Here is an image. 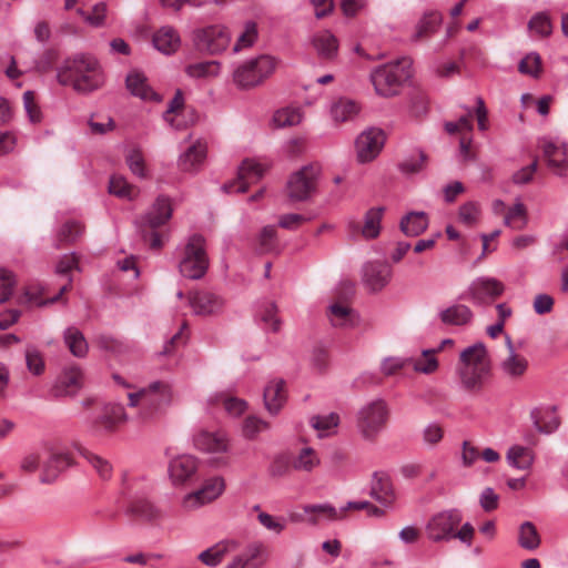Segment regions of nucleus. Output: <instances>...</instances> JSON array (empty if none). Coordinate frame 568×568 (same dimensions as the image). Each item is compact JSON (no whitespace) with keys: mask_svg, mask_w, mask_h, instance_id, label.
<instances>
[{"mask_svg":"<svg viewBox=\"0 0 568 568\" xmlns=\"http://www.w3.org/2000/svg\"><path fill=\"white\" fill-rule=\"evenodd\" d=\"M57 79L79 93H90L104 84V73L99 61L91 54L78 53L64 60Z\"/></svg>","mask_w":568,"mask_h":568,"instance_id":"nucleus-1","label":"nucleus"},{"mask_svg":"<svg viewBox=\"0 0 568 568\" xmlns=\"http://www.w3.org/2000/svg\"><path fill=\"white\" fill-rule=\"evenodd\" d=\"M489 373L490 361L483 343H476L462 352L458 374L465 389L479 390Z\"/></svg>","mask_w":568,"mask_h":568,"instance_id":"nucleus-2","label":"nucleus"},{"mask_svg":"<svg viewBox=\"0 0 568 568\" xmlns=\"http://www.w3.org/2000/svg\"><path fill=\"white\" fill-rule=\"evenodd\" d=\"M412 61L402 58L377 67L371 73V81L378 95L390 98L399 93L403 83L412 77Z\"/></svg>","mask_w":568,"mask_h":568,"instance_id":"nucleus-3","label":"nucleus"},{"mask_svg":"<svg viewBox=\"0 0 568 568\" xmlns=\"http://www.w3.org/2000/svg\"><path fill=\"white\" fill-rule=\"evenodd\" d=\"M172 212L171 200L165 195H159L149 211L136 220L140 234L144 242H149L151 248L162 247V237L156 230L169 222Z\"/></svg>","mask_w":568,"mask_h":568,"instance_id":"nucleus-4","label":"nucleus"},{"mask_svg":"<svg viewBox=\"0 0 568 568\" xmlns=\"http://www.w3.org/2000/svg\"><path fill=\"white\" fill-rule=\"evenodd\" d=\"M171 398L172 393L170 385L164 382L156 381L136 393H130L129 406L135 407L141 402L143 404V408L139 413V419L143 424H146L154 419L161 406L169 405L171 403Z\"/></svg>","mask_w":568,"mask_h":568,"instance_id":"nucleus-5","label":"nucleus"},{"mask_svg":"<svg viewBox=\"0 0 568 568\" xmlns=\"http://www.w3.org/2000/svg\"><path fill=\"white\" fill-rule=\"evenodd\" d=\"M207 267L209 257L205 251V240L202 235L194 234L189 237L183 247L179 271L186 278L200 280L205 275Z\"/></svg>","mask_w":568,"mask_h":568,"instance_id":"nucleus-6","label":"nucleus"},{"mask_svg":"<svg viewBox=\"0 0 568 568\" xmlns=\"http://www.w3.org/2000/svg\"><path fill=\"white\" fill-rule=\"evenodd\" d=\"M275 70V60L270 55L253 59L234 72V82L242 89H250L262 83Z\"/></svg>","mask_w":568,"mask_h":568,"instance_id":"nucleus-7","label":"nucleus"},{"mask_svg":"<svg viewBox=\"0 0 568 568\" xmlns=\"http://www.w3.org/2000/svg\"><path fill=\"white\" fill-rule=\"evenodd\" d=\"M320 169L314 165L303 166L287 181L288 197L295 202L307 201L316 190Z\"/></svg>","mask_w":568,"mask_h":568,"instance_id":"nucleus-8","label":"nucleus"},{"mask_svg":"<svg viewBox=\"0 0 568 568\" xmlns=\"http://www.w3.org/2000/svg\"><path fill=\"white\" fill-rule=\"evenodd\" d=\"M462 521L458 509L443 510L435 514L425 527L428 539L434 542L453 539L455 528Z\"/></svg>","mask_w":568,"mask_h":568,"instance_id":"nucleus-9","label":"nucleus"},{"mask_svg":"<svg viewBox=\"0 0 568 568\" xmlns=\"http://www.w3.org/2000/svg\"><path fill=\"white\" fill-rule=\"evenodd\" d=\"M385 402L377 399L364 406L358 413V427L365 438H373L387 422Z\"/></svg>","mask_w":568,"mask_h":568,"instance_id":"nucleus-10","label":"nucleus"},{"mask_svg":"<svg viewBox=\"0 0 568 568\" xmlns=\"http://www.w3.org/2000/svg\"><path fill=\"white\" fill-rule=\"evenodd\" d=\"M231 34L222 26H210L194 32V42L200 51L219 54L230 44Z\"/></svg>","mask_w":568,"mask_h":568,"instance_id":"nucleus-11","label":"nucleus"},{"mask_svg":"<svg viewBox=\"0 0 568 568\" xmlns=\"http://www.w3.org/2000/svg\"><path fill=\"white\" fill-rule=\"evenodd\" d=\"M504 291V284L497 278L481 276L470 283L463 297L473 301L475 304L487 305L499 297Z\"/></svg>","mask_w":568,"mask_h":568,"instance_id":"nucleus-12","label":"nucleus"},{"mask_svg":"<svg viewBox=\"0 0 568 568\" xmlns=\"http://www.w3.org/2000/svg\"><path fill=\"white\" fill-rule=\"evenodd\" d=\"M385 143V134L378 128L364 130L355 141L357 160L361 163L373 161L382 151Z\"/></svg>","mask_w":568,"mask_h":568,"instance_id":"nucleus-13","label":"nucleus"},{"mask_svg":"<svg viewBox=\"0 0 568 568\" xmlns=\"http://www.w3.org/2000/svg\"><path fill=\"white\" fill-rule=\"evenodd\" d=\"M265 169L262 164L254 160H244L239 168L237 179L233 182L225 183L223 190L226 193H244L248 189V185L256 183L264 175Z\"/></svg>","mask_w":568,"mask_h":568,"instance_id":"nucleus-14","label":"nucleus"},{"mask_svg":"<svg viewBox=\"0 0 568 568\" xmlns=\"http://www.w3.org/2000/svg\"><path fill=\"white\" fill-rule=\"evenodd\" d=\"M392 277V267L384 262H367L362 268V278L371 292L383 290Z\"/></svg>","mask_w":568,"mask_h":568,"instance_id":"nucleus-15","label":"nucleus"},{"mask_svg":"<svg viewBox=\"0 0 568 568\" xmlns=\"http://www.w3.org/2000/svg\"><path fill=\"white\" fill-rule=\"evenodd\" d=\"M385 207L377 206L369 209L364 215V223L361 225L356 221L348 222V230L352 235L361 234L366 240H374L381 233V222Z\"/></svg>","mask_w":568,"mask_h":568,"instance_id":"nucleus-16","label":"nucleus"},{"mask_svg":"<svg viewBox=\"0 0 568 568\" xmlns=\"http://www.w3.org/2000/svg\"><path fill=\"white\" fill-rule=\"evenodd\" d=\"M190 305L196 315L209 316L223 310L224 301L214 293L200 291L190 295Z\"/></svg>","mask_w":568,"mask_h":568,"instance_id":"nucleus-17","label":"nucleus"},{"mask_svg":"<svg viewBox=\"0 0 568 568\" xmlns=\"http://www.w3.org/2000/svg\"><path fill=\"white\" fill-rule=\"evenodd\" d=\"M83 373L79 366L64 368L52 387V395L55 397L73 395L81 386Z\"/></svg>","mask_w":568,"mask_h":568,"instance_id":"nucleus-18","label":"nucleus"},{"mask_svg":"<svg viewBox=\"0 0 568 568\" xmlns=\"http://www.w3.org/2000/svg\"><path fill=\"white\" fill-rule=\"evenodd\" d=\"M224 490V480L221 477L210 479L201 489L189 494L184 498V506L197 507L216 499Z\"/></svg>","mask_w":568,"mask_h":568,"instance_id":"nucleus-19","label":"nucleus"},{"mask_svg":"<svg viewBox=\"0 0 568 568\" xmlns=\"http://www.w3.org/2000/svg\"><path fill=\"white\" fill-rule=\"evenodd\" d=\"M508 355L500 362L503 374L511 379L521 378L528 369V361L525 356L516 353L511 338L506 336Z\"/></svg>","mask_w":568,"mask_h":568,"instance_id":"nucleus-20","label":"nucleus"},{"mask_svg":"<svg viewBox=\"0 0 568 568\" xmlns=\"http://www.w3.org/2000/svg\"><path fill=\"white\" fill-rule=\"evenodd\" d=\"M542 150L550 170L559 176L568 175V145L546 142Z\"/></svg>","mask_w":568,"mask_h":568,"instance_id":"nucleus-21","label":"nucleus"},{"mask_svg":"<svg viewBox=\"0 0 568 568\" xmlns=\"http://www.w3.org/2000/svg\"><path fill=\"white\" fill-rule=\"evenodd\" d=\"M369 495L384 506H390L394 503L395 491L387 473L375 471L373 474Z\"/></svg>","mask_w":568,"mask_h":568,"instance_id":"nucleus-22","label":"nucleus"},{"mask_svg":"<svg viewBox=\"0 0 568 568\" xmlns=\"http://www.w3.org/2000/svg\"><path fill=\"white\" fill-rule=\"evenodd\" d=\"M193 442L197 449L203 450L205 453H226L229 449V443L226 437L220 433L200 430L194 436Z\"/></svg>","mask_w":568,"mask_h":568,"instance_id":"nucleus-23","label":"nucleus"},{"mask_svg":"<svg viewBox=\"0 0 568 568\" xmlns=\"http://www.w3.org/2000/svg\"><path fill=\"white\" fill-rule=\"evenodd\" d=\"M125 84L126 89L134 97L145 101H161L160 95L149 85L146 77L139 71L130 72L126 75Z\"/></svg>","mask_w":568,"mask_h":568,"instance_id":"nucleus-24","label":"nucleus"},{"mask_svg":"<svg viewBox=\"0 0 568 568\" xmlns=\"http://www.w3.org/2000/svg\"><path fill=\"white\" fill-rule=\"evenodd\" d=\"M196 459L190 455H182L170 463L169 471L174 484H183L196 471Z\"/></svg>","mask_w":568,"mask_h":568,"instance_id":"nucleus-25","label":"nucleus"},{"mask_svg":"<svg viewBox=\"0 0 568 568\" xmlns=\"http://www.w3.org/2000/svg\"><path fill=\"white\" fill-rule=\"evenodd\" d=\"M438 317L444 325L466 326L471 323L474 314L467 305L453 304L442 310Z\"/></svg>","mask_w":568,"mask_h":568,"instance_id":"nucleus-26","label":"nucleus"},{"mask_svg":"<svg viewBox=\"0 0 568 568\" xmlns=\"http://www.w3.org/2000/svg\"><path fill=\"white\" fill-rule=\"evenodd\" d=\"M312 44L321 59L331 61L337 55L338 41L328 30L316 32L312 38Z\"/></svg>","mask_w":568,"mask_h":568,"instance_id":"nucleus-27","label":"nucleus"},{"mask_svg":"<svg viewBox=\"0 0 568 568\" xmlns=\"http://www.w3.org/2000/svg\"><path fill=\"white\" fill-rule=\"evenodd\" d=\"M265 548L262 544L250 545L244 552L234 558L226 568H258L265 560Z\"/></svg>","mask_w":568,"mask_h":568,"instance_id":"nucleus-28","label":"nucleus"},{"mask_svg":"<svg viewBox=\"0 0 568 568\" xmlns=\"http://www.w3.org/2000/svg\"><path fill=\"white\" fill-rule=\"evenodd\" d=\"M285 382L283 379L272 381L264 389V405L267 412L276 415L286 400Z\"/></svg>","mask_w":568,"mask_h":568,"instance_id":"nucleus-29","label":"nucleus"},{"mask_svg":"<svg viewBox=\"0 0 568 568\" xmlns=\"http://www.w3.org/2000/svg\"><path fill=\"white\" fill-rule=\"evenodd\" d=\"M126 420L124 407L120 404H110L104 407L101 416L94 422L97 427L112 432L119 424Z\"/></svg>","mask_w":568,"mask_h":568,"instance_id":"nucleus-30","label":"nucleus"},{"mask_svg":"<svg viewBox=\"0 0 568 568\" xmlns=\"http://www.w3.org/2000/svg\"><path fill=\"white\" fill-rule=\"evenodd\" d=\"M153 44L160 52L171 54L179 49L180 37L173 28L163 27L154 33Z\"/></svg>","mask_w":568,"mask_h":568,"instance_id":"nucleus-31","label":"nucleus"},{"mask_svg":"<svg viewBox=\"0 0 568 568\" xmlns=\"http://www.w3.org/2000/svg\"><path fill=\"white\" fill-rule=\"evenodd\" d=\"M70 465L69 456L65 454H52L48 460L43 464L42 475L40 477L41 483L51 484L53 483L59 474Z\"/></svg>","mask_w":568,"mask_h":568,"instance_id":"nucleus-32","label":"nucleus"},{"mask_svg":"<svg viewBox=\"0 0 568 568\" xmlns=\"http://www.w3.org/2000/svg\"><path fill=\"white\" fill-rule=\"evenodd\" d=\"M428 226V217L425 212H409L402 217L399 227L406 236H418Z\"/></svg>","mask_w":568,"mask_h":568,"instance_id":"nucleus-33","label":"nucleus"},{"mask_svg":"<svg viewBox=\"0 0 568 568\" xmlns=\"http://www.w3.org/2000/svg\"><path fill=\"white\" fill-rule=\"evenodd\" d=\"M64 343L75 357H84L88 354V342L77 327H68L63 334Z\"/></svg>","mask_w":568,"mask_h":568,"instance_id":"nucleus-34","label":"nucleus"},{"mask_svg":"<svg viewBox=\"0 0 568 568\" xmlns=\"http://www.w3.org/2000/svg\"><path fill=\"white\" fill-rule=\"evenodd\" d=\"M328 318L333 326L348 327L357 322L354 311L344 304H333L328 307Z\"/></svg>","mask_w":568,"mask_h":568,"instance_id":"nucleus-35","label":"nucleus"},{"mask_svg":"<svg viewBox=\"0 0 568 568\" xmlns=\"http://www.w3.org/2000/svg\"><path fill=\"white\" fill-rule=\"evenodd\" d=\"M442 22V14L438 11L425 13L416 26V31L412 36L413 41H419L436 32Z\"/></svg>","mask_w":568,"mask_h":568,"instance_id":"nucleus-36","label":"nucleus"},{"mask_svg":"<svg viewBox=\"0 0 568 568\" xmlns=\"http://www.w3.org/2000/svg\"><path fill=\"white\" fill-rule=\"evenodd\" d=\"M506 458L510 466L520 470L529 469L534 462L532 452L518 445L508 449Z\"/></svg>","mask_w":568,"mask_h":568,"instance_id":"nucleus-37","label":"nucleus"},{"mask_svg":"<svg viewBox=\"0 0 568 568\" xmlns=\"http://www.w3.org/2000/svg\"><path fill=\"white\" fill-rule=\"evenodd\" d=\"M541 544V538L536 526L531 521H525L519 526L518 545L526 550H535Z\"/></svg>","mask_w":568,"mask_h":568,"instance_id":"nucleus-38","label":"nucleus"},{"mask_svg":"<svg viewBox=\"0 0 568 568\" xmlns=\"http://www.w3.org/2000/svg\"><path fill=\"white\" fill-rule=\"evenodd\" d=\"M84 232V226L77 221H68L61 225L57 233L55 247L74 243Z\"/></svg>","mask_w":568,"mask_h":568,"instance_id":"nucleus-39","label":"nucleus"},{"mask_svg":"<svg viewBox=\"0 0 568 568\" xmlns=\"http://www.w3.org/2000/svg\"><path fill=\"white\" fill-rule=\"evenodd\" d=\"M205 153V144L197 142L180 156L179 165L183 171H191L203 161Z\"/></svg>","mask_w":568,"mask_h":568,"instance_id":"nucleus-40","label":"nucleus"},{"mask_svg":"<svg viewBox=\"0 0 568 568\" xmlns=\"http://www.w3.org/2000/svg\"><path fill=\"white\" fill-rule=\"evenodd\" d=\"M535 428L539 433L550 434L559 425V420L551 412H542L541 409L535 408L530 413Z\"/></svg>","mask_w":568,"mask_h":568,"instance_id":"nucleus-41","label":"nucleus"},{"mask_svg":"<svg viewBox=\"0 0 568 568\" xmlns=\"http://www.w3.org/2000/svg\"><path fill=\"white\" fill-rule=\"evenodd\" d=\"M220 72V63L217 61H203L186 65L185 73L193 79H204L216 77Z\"/></svg>","mask_w":568,"mask_h":568,"instance_id":"nucleus-42","label":"nucleus"},{"mask_svg":"<svg viewBox=\"0 0 568 568\" xmlns=\"http://www.w3.org/2000/svg\"><path fill=\"white\" fill-rule=\"evenodd\" d=\"M358 106L354 101L341 99L332 105L331 114L336 122L352 120L358 113Z\"/></svg>","mask_w":568,"mask_h":568,"instance_id":"nucleus-43","label":"nucleus"},{"mask_svg":"<svg viewBox=\"0 0 568 568\" xmlns=\"http://www.w3.org/2000/svg\"><path fill=\"white\" fill-rule=\"evenodd\" d=\"M505 224L514 230H523L528 222L526 206L521 202H517L509 209L505 216Z\"/></svg>","mask_w":568,"mask_h":568,"instance_id":"nucleus-44","label":"nucleus"},{"mask_svg":"<svg viewBox=\"0 0 568 568\" xmlns=\"http://www.w3.org/2000/svg\"><path fill=\"white\" fill-rule=\"evenodd\" d=\"M128 513L146 520H152L159 517V511L155 506L148 499L142 498L132 501L128 508Z\"/></svg>","mask_w":568,"mask_h":568,"instance_id":"nucleus-45","label":"nucleus"},{"mask_svg":"<svg viewBox=\"0 0 568 568\" xmlns=\"http://www.w3.org/2000/svg\"><path fill=\"white\" fill-rule=\"evenodd\" d=\"M518 71L535 79L539 78L541 73L540 55L537 52L526 54L518 64Z\"/></svg>","mask_w":568,"mask_h":568,"instance_id":"nucleus-46","label":"nucleus"},{"mask_svg":"<svg viewBox=\"0 0 568 568\" xmlns=\"http://www.w3.org/2000/svg\"><path fill=\"white\" fill-rule=\"evenodd\" d=\"M528 28L541 38H547L552 33V23L546 12H538L532 16L528 22Z\"/></svg>","mask_w":568,"mask_h":568,"instance_id":"nucleus-47","label":"nucleus"},{"mask_svg":"<svg viewBox=\"0 0 568 568\" xmlns=\"http://www.w3.org/2000/svg\"><path fill=\"white\" fill-rule=\"evenodd\" d=\"M438 349H425L423 351V357L418 359H412L413 368L415 372L423 374H432L438 368V362L435 357V353Z\"/></svg>","mask_w":568,"mask_h":568,"instance_id":"nucleus-48","label":"nucleus"},{"mask_svg":"<svg viewBox=\"0 0 568 568\" xmlns=\"http://www.w3.org/2000/svg\"><path fill=\"white\" fill-rule=\"evenodd\" d=\"M270 428V424L256 416H247L242 426V434L246 439H255L260 433Z\"/></svg>","mask_w":568,"mask_h":568,"instance_id":"nucleus-49","label":"nucleus"},{"mask_svg":"<svg viewBox=\"0 0 568 568\" xmlns=\"http://www.w3.org/2000/svg\"><path fill=\"white\" fill-rule=\"evenodd\" d=\"M273 121L278 128L294 126L301 123L302 113L297 109L285 108L274 114Z\"/></svg>","mask_w":568,"mask_h":568,"instance_id":"nucleus-50","label":"nucleus"},{"mask_svg":"<svg viewBox=\"0 0 568 568\" xmlns=\"http://www.w3.org/2000/svg\"><path fill=\"white\" fill-rule=\"evenodd\" d=\"M257 39V26L254 21H247L244 24L243 32L237 37L233 47L234 52H239L244 48H250Z\"/></svg>","mask_w":568,"mask_h":568,"instance_id":"nucleus-51","label":"nucleus"},{"mask_svg":"<svg viewBox=\"0 0 568 568\" xmlns=\"http://www.w3.org/2000/svg\"><path fill=\"white\" fill-rule=\"evenodd\" d=\"M109 192L119 197L132 199L134 189L122 175H112L109 182Z\"/></svg>","mask_w":568,"mask_h":568,"instance_id":"nucleus-52","label":"nucleus"},{"mask_svg":"<svg viewBox=\"0 0 568 568\" xmlns=\"http://www.w3.org/2000/svg\"><path fill=\"white\" fill-rule=\"evenodd\" d=\"M320 464V459L316 456L314 449L310 447L303 448L297 458L294 460V468L298 470L311 471Z\"/></svg>","mask_w":568,"mask_h":568,"instance_id":"nucleus-53","label":"nucleus"},{"mask_svg":"<svg viewBox=\"0 0 568 568\" xmlns=\"http://www.w3.org/2000/svg\"><path fill=\"white\" fill-rule=\"evenodd\" d=\"M26 365L30 373L38 376L44 372V359L40 351L33 346H29L24 353Z\"/></svg>","mask_w":568,"mask_h":568,"instance_id":"nucleus-54","label":"nucleus"},{"mask_svg":"<svg viewBox=\"0 0 568 568\" xmlns=\"http://www.w3.org/2000/svg\"><path fill=\"white\" fill-rule=\"evenodd\" d=\"M16 284L17 281L13 272L7 268H0V304L10 300Z\"/></svg>","mask_w":568,"mask_h":568,"instance_id":"nucleus-55","label":"nucleus"},{"mask_svg":"<svg viewBox=\"0 0 568 568\" xmlns=\"http://www.w3.org/2000/svg\"><path fill=\"white\" fill-rule=\"evenodd\" d=\"M427 161V155L423 151H418L416 156L405 159L398 164L399 170L405 174H414L420 172Z\"/></svg>","mask_w":568,"mask_h":568,"instance_id":"nucleus-56","label":"nucleus"},{"mask_svg":"<svg viewBox=\"0 0 568 568\" xmlns=\"http://www.w3.org/2000/svg\"><path fill=\"white\" fill-rule=\"evenodd\" d=\"M303 510L305 514H316L331 520L343 518L342 510L338 511L329 504L305 505Z\"/></svg>","mask_w":568,"mask_h":568,"instance_id":"nucleus-57","label":"nucleus"},{"mask_svg":"<svg viewBox=\"0 0 568 568\" xmlns=\"http://www.w3.org/2000/svg\"><path fill=\"white\" fill-rule=\"evenodd\" d=\"M126 164L131 172L140 179L146 178L144 159L140 150H131L125 158Z\"/></svg>","mask_w":568,"mask_h":568,"instance_id":"nucleus-58","label":"nucleus"},{"mask_svg":"<svg viewBox=\"0 0 568 568\" xmlns=\"http://www.w3.org/2000/svg\"><path fill=\"white\" fill-rule=\"evenodd\" d=\"M480 210L477 203L467 202L459 207L458 217L467 226H474L477 223Z\"/></svg>","mask_w":568,"mask_h":568,"instance_id":"nucleus-59","label":"nucleus"},{"mask_svg":"<svg viewBox=\"0 0 568 568\" xmlns=\"http://www.w3.org/2000/svg\"><path fill=\"white\" fill-rule=\"evenodd\" d=\"M423 440L428 446L438 445L444 437V429L438 423L427 424L422 432Z\"/></svg>","mask_w":568,"mask_h":568,"instance_id":"nucleus-60","label":"nucleus"},{"mask_svg":"<svg viewBox=\"0 0 568 568\" xmlns=\"http://www.w3.org/2000/svg\"><path fill=\"white\" fill-rule=\"evenodd\" d=\"M276 230L273 225L263 227L258 236V250L261 253H266L275 247Z\"/></svg>","mask_w":568,"mask_h":568,"instance_id":"nucleus-61","label":"nucleus"},{"mask_svg":"<svg viewBox=\"0 0 568 568\" xmlns=\"http://www.w3.org/2000/svg\"><path fill=\"white\" fill-rule=\"evenodd\" d=\"M85 457L102 479H109L111 477L112 466L106 459L91 453H88Z\"/></svg>","mask_w":568,"mask_h":568,"instance_id":"nucleus-62","label":"nucleus"},{"mask_svg":"<svg viewBox=\"0 0 568 568\" xmlns=\"http://www.w3.org/2000/svg\"><path fill=\"white\" fill-rule=\"evenodd\" d=\"M268 475L271 477H283L290 471V459L285 455H277L268 466Z\"/></svg>","mask_w":568,"mask_h":568,"instance_id":"nucleus-63","label":"nucleus"},{"mask_svg":"<svg viewBox=\"0 0 568 568\" xmlns=\"http://www.w3.org/2000/svg\"><path fill=\"white\" fill-rule=\"evenodd\" d=\"M339 417L335 413H331L326 416H314L311 419L312 426L321 432H327L338 425Z\"/></svg>","mask_w":568,"mask_h":568,"instance_id":"nucleus-64","label":"nucleus"}]
</instances>
